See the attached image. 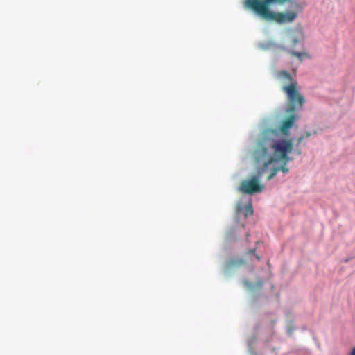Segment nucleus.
<instances>
[{"label": "nucleus", "mask_w": 355, "mask_h": 355, "mask_svg": "<svg viewBox=\"0 0 355 355\" xmlns=\"http://www.w3.org/2000/svg\"><path fill=\"white\" fill-rule=\"evenodd\" d=\"M243 284L250 290H254L257 288H260L262 286V281L258 280L256 284H252L248 280H243Z\"/></svg>", "instance_id": "obj_6"}, {"label": "nucleus", "mask_w": 355, "mask_h": 355, "mask_svg": "<svg viewBox=\"0 0 355 355\" xmlns=\"http://www.w3.org/2000/svg\"><path fill=\"white\" fill-rule=\"evenodd\" d=\"M311 136V133L309 132H306L304 135L300 136L298 139H297V146H299L302 142V141L304 139H307L309 138V137Z\"/></svg>", "instance_id": "obj_9"}, {"label": "nucleus", "mask_w": 355, "mask_h": 355, "mask_svg": "<svg viewBox=\"0 0 355 355\" xmlns=\"http://www.w3.org/2000/svg\"><path fill=\"white\" fill-rule=\"evenodd\" d=\"M279 170H281L284 173H286L288 171V168L285 165L282 166L280 168L275 167L272 169L271 172L267 177V180H270L272 179L276 175Z\"/></svg>", "instance_id": "obj_5"}, {"label": "nucleus", "mask_w": 355, "mask_h": 355, "mask_svg": "<svg viewBox=\"0 0 355 355\" xmlns=\"http://www.w3.org/2000/svg\"><path fill=\"white\" fill-rule=\"evenodd\" d=\"M269 166L270 163L263 162L261 167L257 168V174L255 175H253L250 180H245L241 182L239 190L247 194L261 192L263 187L259 184V180L268 168Z\"/></svg>", "instance_id": "obj_4"}, {"label": "nucleus", "mask_w": 355, "mask_h": 355, "mask_svg": "<svg viewBox=\"0 0 355 355\" xmlns=\"http://www.w3.org/2000/svg\"><path fill=\"white\" fill-rule=\"evenodd\" d=\"M350 355H355V347L352 348V352Z\"/></svg>", "instance_id": "obj_11"}, {"label": "nucleus", "mask_w": 355, "mask_h": 355, "mask_svg": "<svg viewBox=\"0 0 355 355\" xmlns=\"http://www.w3.org/2000/svg\"><path fill=\"white\" fill-rule=\"evenodd\" d=\"M253 214V209L251 203H249L244 208V216L245 218Z\"/></svg>", "instance_id": "obj_8"}, {"label": "nucleus", "mask_w": 355, "mask_h": 355, "mask_svg": "<svg viewBox=\"0 0 355 355\" xmlns=\"http://www.w3.org/2000/svg\"><path fill=\"white\" fill-rule=\"evenodd\" d=\"M279 76L284 83L282 89L286 94L289 103L286 112L291 114L282 121L279 131L284 135L288 136L290 129L294 125L297 119V116L293 113L298 106L300 107H302L305 101L299 92L297 80L291 74L285 71H282L279 73Z\"/></svg>", "instance_id": "obj_2"}, {"label": "nucleus", "mask_w": 355, "mask_h": 355, "mask_svg": "<svg viewBox=\"0 0 355 355\" xmlns=\"http://www.w3.org/2000/svg\"><path fill=\"white\" fill-rule=\"evenodd\" d=\"M244 263L243 260L242 259H235V260H231L227 263V268H232L234 266H238Z\"/></svg>", "instance_id": "obj_7"}, {"label": "nucleus", "mask_w": 355, "mask_h": 355, "mask_svg": "<svg viewBox=\"0 0 355 355\" xmlns=\"http://www.w3.org/2000/svg\"><path fill=\"white\" fill-rule=\"evenodd\" d=\"M255 250H256L255 248L250 249V250H248L247 254H249V255L253 254L254 257L256 259V260L257 261H259L260 257L257 254H255Z\"/></svg>", "instance_id": "obj_10"}, {"label": "nucleus", "mask_w": 355, "mask_h": 355, "mask_svg": "<svg viewBox=\"0 0 355 355\" xmlns=\"http://www.w3.org/2000/svg\"><path fill=\"white\" fill-rule=\"evenodd\" d=\"M241 210H242V208L241 207H239L237 209V212H240V211H241Z\"/></svg>", "instance_id": "obj_12"}, {"label": "nucleus", "mask_w": 355, "mask_h": 355, "mask_svg": "<svg viewBox=\"0 0 355 355\" xmlns=\"http://www.w3.org/2000/svg\"><path fill=\"white\" fill-rule=\"evenodd\" d=\"M304 34L301 29H293L288 31L287 35V46L284 49L288 52L293 58H295L299 64L305 60L310 59V55L306 52H297L293 49L303 42Z\"/></svg>", "instance_id": "obj_3"}, {"label": "nucleus", "mask_w": 355, "mask_h": 355, "mask_svg": "<svg viewBox=\"0 0 355 355\" xmlns=\"http://www.w3.org/2000/svg\"><path fill=\"white\" fill-rule=\"evenodd\" d=\"M279 130L272 128L264 129L258 139L253 156L257 163L263 161L271 165L277 161H283L286 164L289 161L288 153L293 149L291 139L276 141Z\"/></svg>", "instance_id": "obj_1"}]
</instances>
